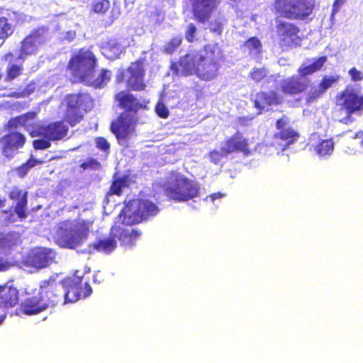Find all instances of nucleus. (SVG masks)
<instances>
[{"mask_svg": "<svg viewBox=\"0 0 363 363\" xmlns=\"http://www.w3.org/2000/svg\"><path fill=\"white\" fill-rule=\"evenodd\" d=\"M223 53L218 43L205 45L202 50L192 51L171 63L170 68L177 75L188 77L196 74L204 81L213 79L218 75Z\"/></svg>", "mask_w": 363, "mask_h": 363, "instance_id": "f257e3e1", "label": "nucleus"}, {"mask_svg": "<svg viewBox=\"0 0 363 363\" xmlns=\"http://www.w3.org/2000/svg\"><path fill=\"white\" fill-rule=\"evenodd\" d=\"M89 282V272L76 270L72 277L63 282L51 279L43 281L39 293L46 308L55 307L89 296L92 293Z\"/></svg>", "mask_w": 363, "mask_h": 363, "instance_id": "f03ea898", "label": "nucleus"}, {"mask_svg": "<svg viewBox=\"0 0 363 363\" xmlns=\"http://www.w3.org/2000/svg\"><path fill=\"white\" fill-rule=\"evenodd\" d=\"M64 102L65 109L63 121H58L42 125L41 129L35 133L34 135L43 136L51 140H60L65 138L68 133L69 128L65 122L71 127H74L81 123L84 114L90 111L94 106V99L88 93L79 92L67 94L65 96Z\"/></svg>", "mask_w": 363, "mask_h": 363, "instance_id": "7ed1b4c3", "label": "nucleus"}, {"mask_svg": "<svg viewBox=\"0 0 363 363\" xmlns=\"http://www.w3.org/2000/svg\"><path fill=\"white\" fill-rule=\"evenodd\" d=\"M162 190L169 200L184 202L197 197L200 187L184 174L177 171H171L162 184Z\"/></svg>", "mask_w": 363, "mask_h": 363, "instance_id": "20e7f679", "label": "nucleus"}, {"mask_svg": "<svg viewBox=\"0 0 363 363\" xmlns=\"http://www.w3.org/2000/svg\"><path fill=\"white\" fill-rule=\"evenodd\" d=\"M97 59L94 52L86 48L79 49L72 55L67 65L73 83L84 82L94 74Z\"/></svg>", "mask_w": 363, "mask_h": 363, "instance_id": "39448f33", "label": "nucleus"}, {"mask_svg": "<svg viewBox=\"0 0 363 363\" xmlns=\"http://www.w3.org/2000/svg\"><path fill=\"white\" fill-rule=\"evenodd\" d=\"M159 212L157 206L146 199H135L130 201L120 213L122 223L132 225L147 220L150 216L157 215Z\"/></svg>", "mask_w": 363, "mask_h": 363, "instance_id": "423d86ee", "label": "nucleus"}, {"mask_svg": "<svg viewBox=\"0 0 363 363\" xmlns=\"http://www.w3.org/2000/svg\"><path fill=\"white\" fill-rule=\"evenodd\" d=\"M314 0H275L272 10L279 17L305 20L314 9Z\"/></svg>", "mask_w": 363, "mask_h": 363, "instance_id": "0eeeda50", "label": "nucleus"}, {"mask_svg": "<svg viewBox=\"0 0 363 363\" xmlns=\"http://www.w3.org/2000/svg\"><path fill=\"white\" fill-rule=\"evenodd\" d=\"M336 105L340 110L345 111V116L340 121L343 124H350L354 122L353 115L363 113V94L359 91L346 87L335 97Z\"/></svg>", "mask_w": 363, "mask_h": 363, "instance_id": "6e6552de", "label": "nucleus"}, {"mask_svg": "<svg viewBox=\"0 0 363 363\" xmlns=\"http://www.w3.org/2000/svg\"><path fill=\"white\" fill-rule=\"evenodd\" d=\"M8 196L11 200L16 201V206L2 211L3 220L6 223H12L18 218L23 220L28 217L27 204L28 192L18 186L11 188Z\"/></svg>", "mask_w": 363, "mask_h": 363, "instance_id": "1a4fd4ad", "label": "nucleus"}, {"mask_svg": "<svg viewBox=\"0 0 363 363\" xmlns=\"http://www.w3.org/2000/svg\"><path fill=\"white\" fill-rule=\"evenodd\" d=\"M48 28L40 26L33 29L21 42L19 54L17 59L25 60L28 56L35 55L39 47L48 40Z\"/></svg>", "mask_w": 363, "mask_h": 363, "instance_id": "9d476101", "label": "nucleus"}, {"mask_svg": "<svg viewBox=\"0 0 363 363\" xmlns=\"http://www.w3.org/2000/svg\"><path fill=\"white\" fill-rule=\"evenodd\" d=\"M89 232L88 228L82 225L75 228H60L55 242L61 247L73 250L87 239Z\"/></svg>", "mask_w": 363, "mask_h": 363, "instance_id": "9b49d317", "label": "nucleus"}, {"mask_svg": "<svg viewBox=\"0 0 363 363\" xmlns=\"http://www.w3.org/2000/svg\"><path fill=\"white\" fill-rule=\"evenodd\" d=\"M300 28L294 23L276 21V33L281 48H292L301 45Z\"/></svg>", "mask_w": 363, "mask_h": 363, "instance_id": "f8f14e48", "label": "nucleus"}, {"mask_svg": "<svg viewBox=\"0 0 363 363\" xmlns=\"http://www.w3.org/2000/svg\"><path fill=\"white\" fill-rule=\"evenodd\" d=\"M145 58L140 57L132 62L126 69L128 76L125 79L126 88L129 91H141L146 88Z\"/></svg>", "mask_w": 363, "mask_h": 363, "instance_id": "ddd939ff", "label": "nucleus"}, {"mask_svg": "<svg viewBox=\"0 0 363 363\" xmlns=\"http://www.w3.org/2000/svg\"><path fill=\"white\" fill-rule=\"evenodd\" d=\"M26 143V137L17 130H9L0 138V153L7 159L12 160Z\"/></svg>", "mask_w": 363, "mask_h": 363, "instance_id": "4468645a", "label": "nucleus"}, {"mask_svg": "<svg viewBox=\"0 0 363 363\" xmlns=\"http://www.w3.org/2000/svg\"><path fill=\"white\" fill-rule=\"evenodd\" d=\"M136 120L126 113H121L111 123V130L117 140L126 139L135 130Z\"/></svg>", "mask_w": 363, "mask_h": 363, "instance_id": "2eb2a0df", "label": "nucleus"}, {"mask_svg": "<svg viewBox=\"0 0 363 363\" xmlns=\"http://www.w3.org/2000/svg\"><path fill=\"white\" fill-rule=\"evenodd\" d=\"M56 252L47 247H35L30 251L27 256L28 265L36 268H45L55 262Z\"/></svg>", "mask_w": 363, "mask_h": 363, "instance_id": "dca6fc26", "label": "nucleus"}, {"mask_svg": "<svg viewBox=\"0 0 363 363\" xmlns=\"http://www.w3.org/2000/svg\"><path fill=\"white\" fill-rule=\"evenodd\" d=\"M311 84L308 78L294 74L281 81L280 91L284 95L295 96L306 92Z\"/></svg>", "mask_w": 363, "mask_h": 363, "instance_id": "f3484780", "label": "nucleus"}, {"mask_svg": "<svg viewBox=\"0 0 363 363\" xmlns=\"http://www.w3.org/2000/svg\"><path fill=\"white\" fill-rule=\"evenodd\" d=\"M222 151L228 155L233 152H241L245 156L249 155L251 152L248 139L239 131H237L223 142Z\"/></svg>", "mask_w": 363, "mask_h": 363, "instance_id": "a211bd4d", "label": "nucleus"}, {"mask_svg": "<svg viewBox=\"0 0 363 363\" xmlns=\"http://www.w3.org/2000/svg\"><path fill=\"white\" fill-rule=\"evenodd\" d=\"M254 107L257 110V114L269 111L272 106H278L283 103V98L274 90L269 91H261L255 94L253 101Z\"/></svg>", "mask_w": 363, "mask_h": 363, "instance_id": "6ab92c4d", "label": "nucleus"}, {"mask_svg": "<svg viewBox=\"0 0 363 363\" xmlns=\"http://www.w3.org/2000/svg\"><path fill=\"white\" fill-rule=\"evenodd\" d=\"M192 13L197 22L204 23L207 22L216 9L217 0H191Z\"/></svg>", "mask_w": 363, "mask_h": 363, "instance_id": "aec40b11", "label": "nucleus"}, {"mask_svg": "<svg viewBox=\"0 0 363 363\" xmlns=\"http://www.w3.org/2000/svg\"><path fill=\"white\" fill-rule=\"evenodd\" d=\"M338 80V77L327 76L323 77L318 87L313 86L308 92L305 101L308 104L315 103L332 85Z\"/></svg>", "mask_w": 363, "mask_h": 363, "instance_id": "412c9836", "label": "nucleus"}, {"mask_svg": "<svg viewBox=\"0 0 363 363\" xmlns=\"http://www.w3.org/2000/svg\"><path fill=\"white\" fill-rule=\"evenodd\" d=\"M117 245V235L112 227L107 237L97 239L91 243L89 247L96 252L108 255L116 249Z\"/></svg>", "mask_w": 363, "mask_h": 363, "instance_id": "4be33fe9", "label": "nucleus"}, {"mask_svg": "<svg viewBox=\"0 0 363 363\" xmlns=\"http://www.w3.org/2000/svg\"><path fill=\"white\" fill-rule=\"evenodd\" d=\"M113 228L121 246L125 248H130L135 245L137 240L141 235V232L138 229L124 228L120 226H113Z\"/></svg>", "mask_w": 363, "mask_h": 363, "instance_id": "5701e85b", "label": "nucleus"}, {"mask_svg": "<svg viewBox=\"0 0 363 363\" xmlns=\"http://www.w3.org/2000/svg\"><path fill=\"white\" fill-rule=\"evenodd\" d=\"M115 99L118 102V106L128 112L137 113L143 106L138 99L132 94L121 91L115 95Z\"/></svg>", "mask_w": 363, "mask_h": 363, "instance_id": "b1692460", "label": "nucleus"}, {"mask_svg": "<svg viewBox=\"0 0 363 363\" xmlns=\"http://www.w3.org/2000/svg\"><path fill=\"white\" fill-rule=\"evenodd\" d=\"M18 290L12 285H0V307L10 308L18 303Z\"/></svg>", "mask_w": 363, "mask_h": 363, "instance_id": "393cba45", "label": "nucleus"}, {"mask_svg": "<svg viewBox=\"0 0 363 363\" xmlns=\"http://www.w3.org/2000/svg\"><path fill=\"white\" fill-rule=\"evenodd\" d=\"M45 309L47 308L39 292L37 295L26 298L20 306V311L26 315L38 314Z\"/></svg>", "mask_w": 363, "mask_h": 363, "instance_id": "a878e982", "label": "nucleus"}, {"mask_svg": "<svg viewBox=\"0 0 363 363\" xmlns=\"http://www.w3.org/2000/svg\"><path fill=\"white\" fill-rule=\"evenodd\" d=\"M15 60L16 57L14 54L11 52L6 53L1 57V60L9 63V65L6 68V74L5 77L6 82H11L23 74V65L13 63Z\"/></svg>", "mask_w": 363, "mask_h": 363, "instance_id": "bb28decb", "label": "nucleus"}, {"mask_svg": "<svg viewBox=\"0 0 363 363\" xmlns=\"http://www.w3.org/2000/svg\"><path fill=\"white\" fill-rule=\"evenodd\" d=\"M111 79V72L106 69H101L96 77L93 78L92 75L83 83L94 89H102L110 82Z\"/></svg>", "mask_w": 363, "mask_h": 363, "instance_id": "cd10ccee", "label": "nucleus"}, {"mask_svg": "<svg viewBox=\"0 0 363 363\" xmlns=\"http://www.w3.org/2000/svg\"><path fill=\"white\" fill-rule=\"evenodd\" d=\"M130 184V179L128 175H123L122 177H113L111 185L108 190V194L121 196L123 189L128 187Z\"/></svg>", "mask_w": 363, "mask_h": 363, "instance_id": "c85d7f7f", "label": "nucleus"}, {"mask_svg": "<svg viewBox=\"0 0 363 363\" xmlns=\"http://www.w3.org/2000/svg\"><path fill=\"white\" fill-rule=\"evenodd\" d=\"M299 137V134L291 127H288L274 134V138L283 141H286L288 145L295 143Z\"/></svg>", "mask_w": 363, "mask_h": 363, "instance_id": "c756f323", "label": "nucleus"}, {"mask_svg": "<svg viewBox=\"0 0 363 363\" xmlns=\"http://www.w3.org/2000/svg\"><path fill=\"white\" fill-rule=\"evenodd\" d=\"M109 0H90L89 11L97 15H104L110 9Z\"/></svg>", "mask_w": 363, "mask_h": 363, "instance_id": "7c9ffc66", "label": "nucleus"}, {"mask_svg": "<svg viewBox=\"0 0 363 363\" xmlns=\"http://www.w3.org/2000/svg\"><path fill=\"white\" fill-rule=\"evenodd\" d=\"M26 113L32 114L29 117L26 118L25 123L28 124V126H23L24 129L28 132L29 135L32 138L39 137V135H34L33 133H35L38 129H41L43 123L40 122H36L35 120L37 117V113L35 111H28Z\"/></svg>", "mask_w": 363, "mask_h": 363, "instance_id": "2f4dec72", "label": "nucleus"}, {"mask_svg": "<svg viewBox=\"0 0 363 363\" xmlns=\"http://www.w3.org/2000/svg\"><path fill=\"white\" fill-rule=\"evenodd\" d=\"M315 150L319 157L330 155L334 150V143L332 139L323 140L315 145Z\"/></svg>", "mask_w": 363, "mask_h": 363, "instance_id": "473e14b6", "label": "nucleus"}, {"mask_svg": "<svg viewBox=\"0 0 363 363\" xmlns=\"http://www.w3.org/2000/svg\"><path fill=\"white\" fill-rule=\"evenodd\" d=\"M13 33V26L9 18L0 16V41L4 42Z\"/></svg>", "mask_w": 363, "mask_h": 363, "instance_id": "72a5a7b5", "label": "nucleus"}, {"mask_svg": "<svg viewBox=\"0 0 363 363\" xmlns=\"http://www.w3.org/2000/svg\"><path fill=\"white\" fill-rule=\"evenodd\" d=\"M250 54H260L262 52V43L257 37L248 38L244 43Z\"/></svg>", "mask_w": 363, "mask_h": 363, "instance_id": "f704fd0d", "label": "nucleus"}, {"mask_svg": "<svg viewBox=\"0 0 363 363\" xmlns=\"http://www.w3.org/2000/svg\"><path fill=\"white\" fill-rule=\"evenodd\" d=\"M29 116H32L30 113H24L21 116L10 118L7 123L6 128L9 130L16 129L18 126H28V124L25 123V120L26 118L29 117Z\"/></svg>", "mask_w": 363, "mask_h": 363, "instance_id": "c9c22d12", "label": "nucleus"}, {"mask_svg": "<svg viewBox=\"0 0 363 363\" xmlns=\"http://www.w3.org/2000/svg\"><path fill=\"white\" fill-rule=\"evenodd\" d=\"M38 163H40V162L33 158H30L27 162L16 168V172L18 176L21 178L24 177L28 171L32 167H35Z\"/></svg>", "mask_w": 363, "mask_h": 363, "instance_id": "e433bc0d", "label": "nucleus"}, {"mask_svg": "<svg viewBox=\"0 0 363 363\" xmlns=\"http://www.w3.org/2000/svg\"><path fill=\"white\" fill-rule=\"evenodd\" d=\"M182 38L181 37H174L164 45V51L167 54L172 55L182 45Z\"/></svg>", "mask_w": 363, "mask_h": 363, "instance_id": "4c0bfd02", "label": "nucleus"}, {"mask_svg": "<svg viewBox=\"0 0 363 363\" xmlns=\"http://www.w3.org/2000/svg\"><path fill=\"white\" fill-rule=\"evenodd\" d=\"M96 147L102 151L106 156L110 152L111 145L104 137H96L94 140Z\"/></svg>", "mask_w": 363, "mask_h": 363, "instance_id": "58836bf2", "label": "nucleus"}, {"mask_svg": "<svg viewBox=\"0 0 363 363\" xmlns=\"http://www.w3.org/2000/svg\"><path fill=\"white\" fill-rule=\"evenodd\" d=\"M250 78L255 82H259L267 77L264 68H253L250 74Z\"/></svg>", "mask_w": 363, "mask_h": 363, "instance_id": "ea45409f", "label": "nucleus"}, {"mask_svg": "<svg viewBox=\"0 0 363 363\" xmlns=\"http://www.w3.org/2000/svg\"><path fill=\"white\" fill-rule=\"evenodd\" d=\"M101 167V163L94 158H89L87 160L83 162L80 164V167L83 170H86L89 169H97Z\"/></svg>", "mask_w": 363, "mask_h": 363, "instance_id": "a19ab883", "label": "nucleus"}, {"mask_svg": "<svg viewBox=\"0 0 363 363\" xmlns=\"http://www.w3.org/2000/svg\"><path fill=\"white\" fill-rule=\"evenodd\" d=\"M51 140H48L45 138L43 139H35L33 141V146L35 150H46L51 146Z\"/></svg>", "mask_w": 363, "mask_h": 363, "instance_id": "79ce46f5", "label": "nucleus"}, {"mask_svg": "<svg viewBox=\"0 0 363 363\" xmlns=\"http://www.w3.org/2000/svg\"><path fill=\"white\" fill-rule=\"evenodd\" d=\"M328 60V57L326 55H323L313 60V62L310 64L313 71L315 72L320 71L322 67L324 66L325 62Z\"/></svg>", "mask_w": 363, "mask_h": 363, "instance_id": "37998d69", "label": "nucleus"}, {"mask_svg": "<svg viewBox=\"0 0 363 363\" xmlns=\"http://www.w3.org/2000/svg\"><path fill=\"white\" fill-rule=\"evenodd\" d=\"M196 27L194 23H189L185 31V38L189 43H193L196 38Z\"/></svg>", "mask_w": 363, "mask_h": 363, "instance_id": "c03bdc74", "label": "nucleus"}, {"mask_svg": "<svg viewBox=\"0 0 363 363\" xmlns=\"http://www.w3.org/2000/svg\"><path fill=\"white\" fill-rule=\"evenodd\" d=\"M34 91L33 89L30 88V85L27 86L23 91H13L10 93L8 96L12 98H24L28 96Z\"/></svg>", "mask_w": 363, "mask_h": 363, "instance_id": "a18cd8bd", "label": "nucleus"}, {"mask_svg": "<svg viewBox=\"0 0 363 363\" xmlns=\"http://www.w3.org/2000/svg\"><path fill=\"white\" fill-rule=\"evenodd\" d=\"M155 112L162 118H167L169 115L168 108L162 102H158L156 104Z\"/></svg>", "mask_w": 363, "mask_h": 363, "instance_id": "49530a36", "label": "nucleus"}, {"mask_svg": "<svg viewBox=\"0 0 363 363\" xmlns=\"http://www.w3.org/2000/svg\"><path fill=\"white\" fill-rule=\"evenodd\" d=\"M350 79L352 82H359L363 80V72L357 69L355 67H352L348 71Z\"/></svg>", "mask_w": 363, "mask_h": 363, "instance_id": "de8ad7c7", "label": "nucleus"}, {"mask_svg": "<svg viewBox=\"0 0 363 363\" xmlns=\"http://www.w3.org/2000/svg\"><path fill=\"white\" fill-rule=\"evenodd\" d=\"M228 154H225L222 151V147H220V150H213L209 152V157L211 159V161L213 162L214 164H217L220 162L221 158L223 156H226Z\"/></svg>", "mask_w": 363, "mask_h": 363, "instance_id": "09e8293b", "label": "nucleus"}, {"mask_svg": "<svg viewBox=\"0 0 363 363\" xmlns=\"http://www.w3.org/2000/svg\"><path fill=\"white\" fill-rule=\"evenodd\" d=\"M297 72L298 76H300L303 78H307V76L311 75L314 73L310 65H302L299 67L297 70Z\"/></svg>", "mask_w": 363, "mask_h": 363, "instance_id": "8fccbe9b", "label": "nucleus"}, {"mask_svg": "<svg viewBox=\"0 0 363 363\" xmlns=\"http://www.w3.org/2000/svg\"><path fill=\"white\" fill-rule=\"evenodd\" d=\"M210 30L217 35H221L223 32V24L218 21L211 23Z\"/></svg>", "mask_w": 363, "mask_h": 363, "instance_id": "3c124183", "label": "nucleus"}, {"mask_svg": "<svg viewBox=\"0 0 363 363\" xmlns=\"http://www.w3.org/2000/svg\"><path fill=\"white\" fill-rule=\"evenodd\" d=\"M289 123V120L286 116H284L281 118H279L276 121V128L279 130L286 128V126Z\"/></svg>", "mask_w": 363, "mask_h": 363, "instance_id": "603ef678", "label": "nucleus"}, {"mask_svg": "<svg viewBox=\"0 0 363 363\" xmlns=\"http://www.w3.org/2000/svg\"><path fill=\"white\" fill-rule=\"evenodd\" d=\"M12 266V264L7 259L0 257V272H5L9 270Z\"/></svg>", "mask_w": 363, "mask_h": 363, "instance_id": "864d4df0", "label": "nucleus"}, {"mask_svg": "<svg viewBox=\"0 0 363 363\" xmlns=\"http://www.w3.org/2000/svg\"><path fill=\"white\" fill-rule=\"evenodd\" d=\"M252 120V118L248 116H240L236 118V123L241 126H245Z\"/></svg>", "mask_w": 363, "mask_h": 363, "instance_id": "5fc2aeb1", "label": "nucleus"}, {"mask_svg": "<svg viewBox=\"0 0 363 363\" xmlns=\"http://www.w3.org/2000/svg\"><path fill=\"white\" fill-rule=\"evenodd\" d=\"M345 0H335L333 3V7L334 11H337L340 6L345 3Z\"/></svg>", "mask_w": 363, "mask_h": 363, "instance_id": "6e6d98bb", "label": "nucleus"}, {"mask_svg": "<svg viewBox=\"0 0 363 363\" xmlns=\"http://www.w3.org/2000/svg\"><path fill=\"white\" fill-rule=\"evenodd\" d=\"M222 196L223 194H220V192L213 193L208 196V197L211 199L212 201H215L217 199H220Z\"/></svg>", "mask_w": 363, "mask_h": 363, "instance_id": "4d7b16f0", "label": "nucleus"}, {"mask_svg": "<svg viewBox=\"0 0 363 363\" xmlns=\"http://www.w3.org/2000/svg\"><path fill=\"white\" fill-rule=\"evenodd\" d=\"M6 200L5 199H0V208H3L6 206Z\"/></svg>", "mask_w": 363, "mask_h": 363, "instance_id": "13d9d810", "label": "nucleus"}, {"mask_svg": "<svg viewBox=\"0 0 363 363\" xmlns=\"http://www.w3.org/2000/svg\"><path fill=\"white\" fill-rule=\"evenodd\" d=\"M5 318H6V314L0 313V325L3 323V321L4 320Z\"/></svg>", "mask_w": 363, "mask_h": 363, "instance_id": "bf43d9fd", "label": "nucleus"}, {"mask_svg": "<svg viewBox=\"0 0 363 363\" xmlns=\"http://www.w3.org/2000/svg\"><path fill=\"white\" fill-rule=\"evenodd\" d=\"M67 34H72V38H69V40H72L75 35V33L74 32H68Z\"/></svg>", "mask_w": 363, "mask_h": 363, "instance_id": "052dcab7", "label": "nucleus"}, {"mask_svg": "<svg viewBox=\"0 0 363 363\" xmlns=\"http://www.w3.org/2000/svg\"><path fill=\"white\" fill-rule=\"evenodd\" d=\"M362 133V132H357L355 133V135L354 137V138H357L359 137V134Z\"/></svg>", "mask_w": 363, "mask_h": 363, "instance_id": "680f3d73", "label": "nucleus"}, {"mask_svg": "<svg viewBox=\"0 0 363 363\" xmlns=\"http://www.w3.org/2000/svg\"><path fill=\"white\" fill-rule=\"evenodd\" d=\"M123 74L122 73L121 74V79H118V82H121L123 80Z\"/></svg>", "mask_w": 363, "mask_h": 363, "instance_id": "e2e57ef3", "label": "nucleus"}]
</instances>
